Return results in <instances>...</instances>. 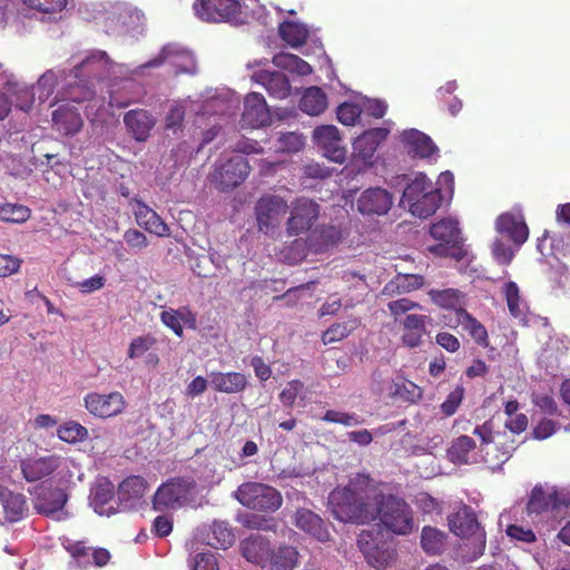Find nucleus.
<instances>
[{
	"label": "nucleus",
	"instance_id": "412c9836",
	"mask_svg": "<svg viewBox=\"0 0 570 570\" xmlns=\"http://www.w3.org/2000/svg\"><path fill=\"white\" fill-rule=\"evenodd\" d=\"M0 82L8 92L12 106L28 112L32 109L36 101L35 88L19 79L9 68L0 72Z\"/></svg>",
	"mask_w": 570,
	"mask_h": 570
},
{
	"label": "nucleus",
	"instance_id": "58836bf2",
	"mask_svg": "<svg viewBox=\"0 0 570 570\" xmlns=\"http://www.w3.org/2000/svg\"><path fill=\"white\" fill-rule=\"evenodd\" d=\"M510 315L522 324H527L529 306L522 298L520 288L515 282L509 281L502 288Z\"/></svg>",
	"mask_w": 570,
	"mask_h": 570
},
{
	"label": "nucleus",
	"instance_id": "9b49d317",
	"mask_svg": "<svg viewBox=\"0 0 570 570\" xmlns=\"http://www.w3.org/2000/svg\"><path fill=\"white\" fill-rule=\"evenodd\" d=\"M235 499L254 510L274 511L282 504V494L274 488L259 482H245L234 492Z\"/></svg>",
	"mask_w": 570,
	"mask_h": 570
},
{
	"label": "nucleus",
	"instance_id": "0e129e2a",
	"mask_svg": "<svg viewBox=\"0 0 570 570\" xmlns=\"http://www.w3.org/2000/svg\"><path fill=\"white\" fill-rule=\"evenodd\" d=\"M361 108L353 102H343L337 107V120L345 126H353L361 117Z\"/></svg>",
	"mask_w": 570,
	"mask_h": 570
},
{
	"label": "nucleus",
	"instance_id": "052dcab7",
	"mask_svg": "<svg viewBox=\"0 0 570 570\" xmlns=\"http://www.w3.org/2000/svg\"><path fill=\"white\" fill-rule=\"evenodd\" d=\"M465 394V389L462 384H459L451 391L446 399L441 403L440 409L442 414L445 416L453 415L459 406L461 405Z\"/></svg>",
	"mask_w": 570,
	"mask_h": 570
},
{
	"label": "nucleus",
	"instance_id": "4d7b16f0",
	"mask_svg": "<svg viewBox=\"0 0 570 570\" xmlns=\"http://www.w3.org/2000/svg\"><path fill=\"white\" fill-rule=\"evenodd\" d=\"M67 551L71 554L73 563L77 568L86 569L94 564L92 562V548L85 546L83 542H70L65 546Z\"/></svg>",
	"mask_w": 570,
	"mask_h": 570
},
{
	"label": "nucleus",
	"instance_id": "c03bdc74",
	"mask_svg": "<svg viewBox=\"0 0 570 570\" xmlns=\"http://www.w3.org/2000/svg\"><path fill=\"white\" fill-rule=\"evenodd\" d=\"M59 81H65L67 86L68 81H71L69 73L67 75L65 69H49L43 72L33 87L38 100L40 102L46 101L53 94Z\"/></svg>",
	"mask_w": 570,
	"mask_h": 570
},
{
	"label": "nucleus",
	"instance_id": "ea45409f",
	"mask_svg": "<svg viewBox=\"0 0 570 570\" xmlns=\"http://www.w3.org/2000/svg\"><path fill=\"white\" fill-rule=\"evenodd\" d=\"M22 3L46 21H58L63 18L68 0H21Z\"/></svg>",
	"mask_w": 570,
	"mask_h": 570
},
{
	"label": "nucleus",
	"instance_id": "2eb2a0df",
	"mask_svg": "<svg viewBox=\"0 0 570 570\" xmlns=\"http://www.w3.org/2000/svg\"><path fill=\"white\" fill-rule=\"evenodd\" d=\"M312 140L323 157L340 165L345 163L347 149L336 126L321 125L315 127L312 132Z\"/></svg>",
	"mask_w": 570,
	"mask_h": 570
},
{
	"label": "nucleus",
	"instance_id": "f704fd0d",
	"mask_svg": "<svg viewBox=\"0 0 570 570\" xmlns=\"http://www.w3.org/2000/svg\"><path fill=\"white\" fill-rule=\"evenodd\" d=\"M90 505L99 515L110 517L117 512L114 502V487L107 480L98 481L90 492Z\"/></svg>",
	"mask_w": 570,
	"mask_h": 570
},
{
	"label": "nucleus",
	"instance_id": "4c0bfd02",
	"mask_svg": "<svg viewBox=\"0 0 570 570\" xmlns=\"http://www.w3.org/2000/svg\"><path fill=\"white\" fill-rule=\"evenodd\" d=\"M137 224L157 236H168L169 228L158 214L141 202H137L134 208Z\"/></svg>",
	"mask_w": 570,
	"mask_h": 570
},
{
	"label": "nucleus",
	"instance_id": "de8ad7c7",
	"mask_svg": "<svg viewBox=\"0 0 570 570\" xmlns=\"http://www.w3.org/2000/svg\"><path fill=\"white\" fill-rule=\"evenodd\" d=\"M475 448L476 443L471 436L461 435L451 442L446 455L454 464H468Z\"/></svg>",
	"mask_w": 570,
	"mask_h": 570
},
{
	"label": "nucleus",
	"instance_id": "79ce46f5",
	"mask_svg": "<svg viewBox=\"0 0 570 570\" xmlns=\"http://www.w3.org/2000/svg\"><path fill=\"white\" fill-rule=\"evenodd\" d=\"M424 285V277L420 274L397 273L390 282H387L382 294L394 296L416 291Z\"/></svg>",
	"mask_w": 570,
	"mask_h": 570
},
{
	"label": "nucleus",
	"instance_id": "aec40b11",
	"mask_svg": "<svg viewBox=\"0 0 570 570\" xmlns=\"http://www.w3.org/2000/svg\"><path fill=\"white\" fill-rule=\"evenodd\" d=\"M83 405L94 416L108 419L122 413L126 407V400L117 391L107 394L91 392L83 397Z\"/></svg>",
	"mask_w": 570,
	"mask_h": 570
},
{
	"label": "nucleus",
	"instance_id": "bf43d9fd",
	"mask_svg": "<svg viewBox=\"0 0 570 570\" xmlns=\"http://www.w3.org/2000/svg\"><path fill=\"white\" fill-rule=\"evenodd\" d=\"M309 37V29L301 22L287 21V46L298 48L303 46Z\"/></svg>",
	"mask_w": 570,
	"mask_h": 570
},
{
	"label": "nucleus",
	"instance_id": "a19ab883",
	"mask_svg": "<svg viewBox=\"0 0 570 570\" xmlns=\"http://www.w3.org/2000/svg\"><path fill=\"white\" fill-rule=\"evenodd\" d=\"M209 384L218 392L234 394L245 390L247 379L238 372H213L209 374Z\"/></svg>",
	"mask_w": 570,
	"mask_h": 570
},
{
	"label": "nucleus",
	"instance_id": "603ef678",
	"mask_svg": "<svg viewBox=\"0 0 570 570\" xmlns=\"http://www.w3.org/2000/svg\"><path fill=\"white\" fill-rule=\"evenodd\" d=\"M428 294L439 307L455 311L459 308L462 297L461 292L454 288L430 289Z\"/></svg>",
	"mask_w": 570,
	"mask_h": 570
},
{
	"label": "nucleus",
	"instance_id": "49530a36",
	"mask_svg": "<svg viewBox=\"0 0 570 570\" xmlns=\"http://www.w3.org/2000/svg\"><path fill=\"white\" fill-rule=\"evenodd\" d=\"M327 108L326 94L320 87L307 88L301 97L299 109L309 115L318 116Z\"/></svg>",
	"mask_w": 570,
	"mask_h": 570
},
{
	"label": "nucleus",
	"instance_id": "4be33fe9",
	"mask_svg": "<svg viewBox=\"0 0 570 570\" xmlns=\"http://www.w3.org/2000/svg\"><path fill=\"white\" fill-rule=\"evenodd\" d=\"M320 216V205L308 198L301 197L292 204L291 216L287 218V232L301 234L311 229Z\"/></svg>",
	"mask_w": 570,
	"mask_h": 570
},
{
	"label": "nucleus",
	"instance_id": "bb28decb",
	"mask_svg": "<svg viewBox=\"0 0 570 570\" xmlns=\"http://www.w3.org/2000/svg\"><path fill=\"white\" fill-rule=\"evenodd\" d=\"M393 204L392 195L383 188H368L357 199V209L363 215H384Z\"/></svg>",
	"mask_w": 570,
	"mask_h": 570
},
{
	"label": "nucleus",
	"instance_id": "7c9ffc66",
	"mask_svg": "<svg viewBox=\"0 0 570 570\" xmlns=\"http://www.w3.org/2000/svg\"><path fill=\"white\" fill-rule=\"evenodd\" d=\"M389 134L390 130L382 127L365 130L353 142L354 156L362 160H370Z\"/></svg>",
	"mask_w": 570,
	"mask_h": 570
},
{
	"label": "nucleus",
	"instance_id": "9d476101",
	"mask_svg": "<svg viewBox=\"0 0 570 570\" xmlns=\"http://www.w3.org/2000/svg\"><path fill=\"white\" fill-rule=\"evenodd\" d=\"M242 553L249 562L259 564L263 570H285L284 547H271L269 541L261 534L250 535L240 543Z\"/></svg>",
	"mask_w": 570,
	"mask_h": 570
},
{
	"label": "nucleus",
	"instance_id": "72a5a7b5",
	"mask_svg": "<svg viewBox=\"0 0 570 570\" xmlns=\"http://www.w3.org/2000/svg\"><path fill=\"white\" fill-rule=\"evenodd\" d=\"M497 230L505 234L517 245H522L529 237L528 226L520 214H501L497 219Z\"/></svg>",
	"mask_w": 570,
	"mask_h": 570
},
{
	"label": "nucleus",
	"instance_id": "338daca9",
	"mask_svg": "<svg viewBox=\"0 0 570 570\" xmlns=\"http://www.w3.org/2000/svg\"><path fill=\"white\" fill-rule=\"evenodd\" d=\"M312 66L301 57L287 52V72L298 76H307L312 73Z\"/></svg>",
	"mask_w": 570,
	"mask_h": 570
},
{
	"label": "nucleus",
	"instance_id": "39448f33",
	"mask_svg": "<svg viewBox=\"0 0 570 570\" xmlns=\"http://www.w3.org/2000/svg\"><path fill=\"white\" fill-rule=\"evenodd\" d=\"M402 203L407 205L412 215L428 218L439 209L442 203L441 190L426 175L420 173L406 184Z\"/></svg>",
	"mask_w": 570,
	"mask_h": 570
},
{
	"label": "nucleus",
	"instance_id": "774afa93",
	"mask_svg": "<svg viewBox=\"0 0 570 570\" xmlns=\"http://www.w3.org/2000/svg\"><path fill=\"white\" fill-rule=\"evenodd\" d=\"M193 570H219L216 554L213 552L196 554Z\"/></svg>",
	"mask_w": 570,
	"mask_h": 570
},
{
	"label": "nucleus",
	"instance_id": "864d4df0",
	"mask_svg": "<svg viewBox=\"0 0 570 570\" xmlns=\"http://www.w3.org/2000/svg\"><path fill=\"white\" fill-rule=\"evenodd\" d=\"M57 436L66 443L73 444L86 440L88 430L76 421H68L58 428Z\"/></svg>",
	"mask_w": 570,
	"mask_h": 570
},
{
	"label": "nucleus",
	"instance_id": "37998d69",
	"mask_svg": "<svg viewBox=\"0 0 570 570\" xmlns=\"http://www.w3.org/2000/svg\"><path fill=\"white\" fill-rule=\"evenodd\" d=\"M155 344L156 338L150 334L134 337L129 343L127 355L131 360L145 357L146 365L155 367L159 363L158 355L150 352Z\"/></svg>",
	"mask_w": 570,
	"mask_h": 570
},
{
	"label": "nucleus",
	"instance_id": "c9c22d12",
	"mask_svg": "<svg viewBox=\"0 0 570 570\" xmlns=\"http://www.w3.org/2000/svg\"><path fill=\"white\" fill-rule=\"evenodd\" d=\"M0 504L6 520L17 522L24 518L28 511L27 501L23 494L10 491L0 487Z\"/></svg>",
	"mask_w": 570,
	"mask_h": 570
},
{
	"label": "nucleus",
	"instance_id": "a878e982",
	"mask_svg": "<svg viewBox=\"0 0 570 570\" xmlns=\"http://www.w3.org/2000/svg\"><path fill=\"white\" fill-rule=\"evenodd\" d=\"M284 210V200L281 196H264L256 205V217L259 230L271 233L279 223Z\"/></svg>",
	"mask_w": 570,
	"mask_h": 570
},
{
	"label": "nucleus",
	"instance_id": "8fccbe9b",
	"mask_svg": "<svg viewBox=\"0 0 570 570\" xmlns=\"http://www.w3.org/2000/svg\"><path fill=\"white\" fill-rule=\"evenodd\" d=\"M198 102L187 98L183 101H176L170 106L168 115L166 116L165 124L168 129H175L180 126L183 118L187 111L198 115L200 111L197 109Z\"/></svg>",
	"mask_w": 570,
	"mask_h": 570
},
{
	"label": "nucleus",
	"instance_id": "e2e57ef3",
	"mask_svg": "<svg viewBox=\"0 0 570 570\" xmlns=\"http://www.w3.org/2000/svg\"><path fill=\"white\" fill-rule=\"evenodd\" d=\"M316 239L321 247H328L338 244L343 237L341 228L328 225L315 230Z\"/></svg>",
	"mask_w": 570,
	"mask_h": 570
},
{
	"label": "nucleus",
	"instance_id": "f03ea898",
	"mask_svg": "<svg viewBox=\"0 0 570 570\" xmlns=\"http://www.w3.org/2000/svg\"><path fill=\"white\" fill-rule=\"evenodd\" d=\"M368 475L357 474L345 487L335 488L328 504L335 519L344 523L368 524L375 521L379 491Z\"/></svg>",
	"mask_w": 570,
	"mask_h": 570
},
{
	"label": "nucleus",
	"instance_id": "5701e85b",
	"mask_svg": "<svg viewBox=\"0 0 570 570\" xmlns=\"http://www.w3.org/2000/svg\"><path fill=\"white\" fill-rule=\"evenodd\" d=\"M562 507H570V499L564 493L554 489L544 491L542 487L537 485L531 491L527 510L529 514H541L549 511H559Z\"/></svg>",
	"mask_w": 570,
	"mask_h": 570
},
{
	"label": "nucleus",
	"instance_id": "3c124183",
	"mask_svg": "<svg viewBox=\"0 0 570 570\" xmlns=\"http://www.w3.org/2000/svg\"><path fill=\"white\" fill-rule=\"evenodd\" d=\"M110 3L111 2L85 3L80 8V13L85 20L94 21L97 26H99L106 30Z\"/></svg>",
	"mask_w": 570,
	"mask_h": 570
},
{
	"label": "nucleus",
	"instance_id": "423d86ee",
	"mask_svg": "<svg viewBox=\"0 0 570 570\" xmlns=\"http://www.w3.org/2000/svg\"><path fill=\"white\" fill-rule=\"evenodd\" d=\"M164 66L175 75L196 72V60L190 51L178 45H167L155 57L136 66V73L138 77L148 76Z\"/></svg>",
	"mask_w": 570,
	"mask_h": 570
},
{
	"label": "nucleus",
	"instance_id": "6ab92c4d",
	"mask_svg": "<svg viewBox=\"0 0 570 570\" xmlns=\"http://www.w3.org/2000/svg\"><path fill=\"white\" fill-rule=\"evenodd\" d=\"M72 466L76 468L73 460L59 455L27 458L20 464L21 472L28 482L39 481L56 472L59 468L69 470Z\"/></svg>",
	"mask_w": 570,
	"mask_h": 570
},
{
	"label": "nucleus",
	"instance_id": "f257e3e1",
	"mask_svg": "<svg viewBox=\"0 0 570 570\" xmlns=\"http://www.w3.org/2000/svg\"><path fill=\"white\" fill-rule=\"evenodd\" d=\"M71 81L69 98L72 101H89L88 116L104 107L108 95L109 105L125 108L136 98L124 95L118 86L138 78L136 66L112 61L106 51L90 50L82 55L69 72Z\"/></svg>",
	"mask_w": 570,
	"mask_h": 570
},
{
	"label": "nucleus",
	"instance_id": "ddd939ff",
	"mask_svg": "<svg viewBox=\"0 0 570 570\" xmlns=\"http://www.w3.org/2000/svg\"><path fill=\"white\" fill-rule=\"evenodd\" d=\"M195 483L189 479H173L160 485L155 493L156 510L177 509L188 503L194 493Z\"/></svg>",
	"mask_w": 570,
	"mask_h": 570
},
{
	"label": "nucleus",
	"instance_id": "69168bd1",
	"mask_svg": "<svg viewBox=\"0 0 570 570\" xmlns=\"http://www.w3.org/2000/svg\"><path fill=\"white\" fill-rule=\"evenodd\" d=\"M303 177L311 179H326L332 176L333 169L318 163H311L302 168Z\"/></svg>",
	"mask_w": 570,
	"mask_h": 570
},
{
	"label": "nucleus",
	"instance_id": "680f3d73",
	"mask_svg": "<svg viewBox=\"0 0 570 570\" xmlns=\"http://www.w3.org/2000/svg\"><path fill=\"white\" fill-rule=\"evenodd\" d=\"M322 420L344 426H356L363 422V420H361L360 416L355 413L341 412L335 410H327L324 413Z\"/></svg>",
	"mask_w": 570,
	"mask_h": 570
},
{
	"label": "nucleus",
	"instance_id": "c85d7f7f",
	"mask_svg": "<svg viewBox=\"0 0 570 570\" xmlns=\"http://www.w3.org/2000/svg\"><path fill=\"white\" fill-rule=\"evenodd\" d=\"M147 483L141 476L131 475L125 479L118 489V505L124 510L138 508L142 503Z\"/></svg>",
	"mask_w": 570,
	"mask_h": 570
},
{
	"label": "nucleus",
	"instance_id": "2f4dec72",
	"mask_svg": "<svg viewBox=\"0 0 570 570\" xmlns=\"http://www.w3.org/2000/svg\"><path fill=\"white\" fill-rule=\"evenodd\" d=\"M52 122L57 131L67 136L77 134L83 124L77 108L70 102H65L53 110Z\"/></svg>",
	"mask_w": 570,
	"mask_h": 570
},
{
	"label": "nucleus",
	"instance_id": "20e7f679",
	"mask_svg": "<svg viewBox=\"0 0 570 570\" xmlns=\"http://www.w3.org/2000/svg\"><path fill=\"white\" fill-rule=\"evenodd\" d=\"M375 520L396 535H409L415 527L413 510L402 498L393 494L379 493L375 504Z\"/></svg>",
	"mask_w": 570,
	"mask_h": 570
},
{
	"label": "nucleus",
	"instance_id": "dca6fc26",
	"mask_svg": "<svg viewBox=\"0 0 570 570\" xmlns=\"http://www.w3.org/2000/svg\"><path fill=\"white\" fill-rule=\"evenodd\" d=\"M450 530L458 537L473 540L478 552L482 553L485 548V532L480 527L475 513L471 508L464 505L456 513L448 518Z\"/></svg>",
	"mask_w": 570,
	"mask_h": 570
},
{
	"label": "nucleus",
	"instance_id": "13d9d810",
	"mask_svg": "<svg viewBox=\"0 0 570 570\" xmlns=\"http://www.w3.org/2000/svg\"><path fill=\"white\" fill-rule=\"evenodd\" d=\"M393 395L405 402L415 403L422 397V391L412 381L402 380L401 382L395 383Z\"/></svg>",
	"mask_w": 570,
	"mask_h": 570
},
{
	"label": "nucleus",
	"instance_id": "5fc2aeb1",
	"mask_svg": "<svg viewBox=\"0 0 570 570\" xmlns=\"http://www.w3.org/2000/svg\"><path fill=\"white\" fill-rule=\"evenodd\" d=\"M358 324L357 320L333 324L323 333L322 342L325 345L340 342L347 337L358 326Z\"/></svg>",
	"mask_w": 570,
	"mask_h": 570
},
{
	"label": "nucleus",
	"instance_id": "09e8293b",
	"mask_svg": "<svg viewBox=\"0 0 570 570\" xmlns=\"http://www.w3.org/2000/svg\"><path fill=\"white\" fill-rule=\"evenodd\" d=\"M446 533L431 525H425L421 532V547L426 554L438 556L445 549Z\"/></svg>",
	"mask_w": 570,
	"mask_h": 570
},
{
	"label": "nucleus",
	"instance_id": "6e6d98bb",
	"mask_svg": "<svg viewBox=\"0 0 570 570\" xmlns=\"http://www.w3.org/2000/svg\"><path fill=\"white\" fill-rule=\"evenodd\" d=\"M31 210L18 204L0 205V219L8 223L21 224L30 218Z\"/></svg>",
	"mask_w": 570,
	"mask_h": 570
},
{
	"label": "nucleus",
	"instance_id": "f3484780",
	"mask_svg": "<svg viewBox=\"0 0 570 570\" xmlns=\"http://www.w3.org/2000/svg\"><path fill=\"white\" fill-rule=\"evenodd\" d=\"M29 492L33 495V507L39 513L56 520L65 519L63 507L68 498L63 490L52 488L50 483L43 482Z\"/></svg>",
	"mask_w": 570,
	"mask_h": 570
},
{
	"label": "nucleus",
	"instance_id": "cd10ccee",
	"mask_svg": "<svg viewBox=\"0 0 570 570\" xmlns=\"http://www.w3.org/2000/svg\"><path fill=\"white\" fill-rule=\"evenodd\" d=\"M401 141L412 158H430L439 151L438 146L424 132L417 129H407L401 134Z\"/></svg>",
	"mask_w": 570,
	"mask_h": 570
},
{
	"label": "nucleus",
	"instance_id": "7ed1b4c3",
	"mask_svg": "<svg viewBox=\"0 0 570 570\" xmlns=\"http://www.w3.org/2000/svg\"><path fill=\"white\" fill-rule=\"evenodd\" d=\"M195 16L205 22L244 24L257 19L263 24H272L271 13L258 0H196Z\"/></svg>",
	"mask_w": 570,
	"mask_h": 570
},
{
	"label": "nucleus",
	"instance_id": "a211bd4d",
	"mask_svg": "<svg viewBox=\"0 0 570 570\" xmlns=\"http://www.w3.org/2000/svg\"><path fill=\"white\" fill-rule=\"evenodd\" d=\"M144 13L131 4L111 2L106 32H136L144 24Z\"/></svg>",
	"mask_w": 570,
	"mask_h": 570
},
{
	"label": "nucleus",
	"instance_id": "393cba45",
	"mask_svg": "<svg viewBox=\"0 0 570 570\" xmlns=\"http://www.w3.org/2000/svg\"><path fill=\"white\" fill-rule=\"evenodd\" d=\"M240 122L245 128H261L271 122L269 110L261 94L250 92L245 97Z\"/></svg>",
	"mask_w": 570,
	"mask_h": 570
},
{
	"label": "nucleus",
	"instance_id": "6e6552de",
	"mask_svg": "<svg viewBox=\"0 0 570 570\" xmlns=\"http://www.w3.org/2000/svg\"><path fill=\"white\" fill-rule=\"evenodd\" d=\"M272 65L278 70H273L269 62L265 59H255L248 61L246 67L248 70L261 68L253 71L250 78L253 81L262 85L271 97L283 100L285 98V55L283 51L274 56Z\"/></svg>",
	"mask_w": 570,
	"mask_h": 570
},
{
	"label": "nucleus",
	"instance_id": "4468645a",
	"mask_svg": "<svg viewBox=\"0 0 570 570\" xmlns=\"http://www.w3.org/2000/svg\"><path fill=\"white\" fill-rule=\"evenodd\" d=\"M195 101L198 102L197 109L200 110L198 116H230L238 109L240 98L228 88H216L207 89L202 94L200 98Z\"/></svg>",
	"mask_w": 570,
	"mask_h": 570
},
{
	"label": "nucleus",
	"instance_id": "0eeeda50",
	"mask_svg": "<svg viewBox=\"0 0 570 570\" xmlns=\"http://www.w3.org/2000/svg\"><path fill=\"white\" fill-rule=\"evenodd\" d=\"M356 544L368 566L384 570L395 564L397 552L392 542L382 538L377 530H362Z\"/></svg>",
	"mask_w": 570,
	"mask_h": 570
},
{
	"label": "nucleus",
	"instance_id": "a18cd8bd",
	"mask_svg": "<svg viewBox=\"0 0 570 570\" xmlns=\"http://www.w3.org/2000/svg\"><path fill=\"white\" fill-rule=\"evenodd\" d=\"M458 324L463 327L464 331L473 338V341L482 346L488 347L490 345L489 335L485 326L472 316L465 308H458L455 312Z\"/></svg>",
	"mask_w": 570,
	"mask_h": 570
},
{
	"label": "nucleus",
	"instance_id": "473e14b6",
	"mask_svg": "<svg viewBox=\"0 0 570 570\" xmlns=\"http://www.w3.org/2000/svg\"><path fill=\"white\" fill-rule=\"evenodd\" d=\"M124 122L137 141H146L156 125V118L147 110L134 109L125 114Z\"/></svg>",
	"mask_w": 570,
	"mask_h": 570
},
{
	"label": "nucleus",
	"instance_id": "1a4fd4ad",
	"mask_svg": "<svg viewBox=\"0 0 570 570\" xmlns=\"http://www.w3.org/2000/svg\"><path fill=\"white\" fill-rule=\"evenodd\" d=\"M431 236L438 240L429 250L435 255L461 259L464 256L463 238L459 222L454 218H442L430 227Z\"/></svg>",
	"mask_w": 570,
	"mask_h": 570
},
{
	"label": "nucleus",
	"instance_id": "e433bc0d",
	"mask_svg": "<svg viewBox=\"0 0 570 570\" xmlns=\"http://www.w3.org/2000/svg\"><path fill=\"white\" fill-rule=\"evenodd\" d=\"M294 522L297 528L313 535L321 542H325L330 539V532L324 521L311 510H298L295 514Z\"/></svg>",
	"mask_w": 570,
	"mask_h": 570
},
{
	"label": "nucleus",
	"instance_id": "b1692460",
	"mask_svg": "<svg viewBox=\"0 0 570 570\" xmlns=\"http://www.w3.org/2000/svg\"><path fill=\"white\" fill-rule=\"evenodd\" d=\"M196 541L216 549H227L234 541L232 528L225 521H214L212 525H202L194 533Z\"/></svg>",
	"mask_w": 570,
	"mask_h": 570
},
{
	"label": "nucleus",
	"instance_id": "c756f323",
	"mask_svg": "<svg viewBox=\"0 0 570 570\" xmlns=\"http://www.w3.org/2000/svg\"><path fill=\"white\" fill-rule=\"evenodd\" d=\"M428 316L420 314H407L400 321L401 342L409 348L419 347L423 343L426 332Z\"/></svg>",
	"mask_w": 570,
	"mask_h": 570
},
{
	"label": "nucleus",
	"instance_id": "f8f14e48",
	"mask_svg": "<svg viewBox=\"0 0 570 570\" xmlns=\"http://www.w3.org/2000/svg\"><path fill=\"white\" fill-rule=\"evenodd\" d=\"M250 166L243 156L236 155L216 163L212 183L220 191H228L240 185L249 175Z\"/></svg>",
	"mask_w": 570,
	"mask_h": 570
}]
</instances>
